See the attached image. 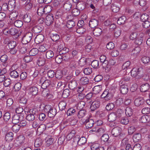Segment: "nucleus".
<instances>
[{
    "mask_svg": "<svg viewBox=\"0 0 150 150\" xmlns=\"http://www.w3.org/2000/svg\"><path fill=\"white\" fill-rule=\"evenodd\" d=\"M52 9V7L50 5H47L45 7L39 6L37 11L38 14L40 16H44L50 13Z\"/></svg>",
    "mask_w": 150,
    "mask_h": 150,
    "instance_id": "f257e3e1",
    "label": "nucleus"
},
{
    "mask_svg": "<svg viewBox=\"0 0 150 150\" xmlns=\"http://www.w3.org/2000/svg\"><path fill=\"white\" fill-rule=\"evenodd\" d=\"M38 111L35 109H31L26 116V120L29 121H33L35 117L38 115Z\"/></svg>",
    "mask_w": 150,
    "mask_h": 150,
    "instance_id": "f03ea898",
    "label": "nucleus"
},
{
    "mask_svg": "<svg viewBox=\"0 0 150 150\" xmlns=\"http://www.w3.org/2000/svg\"><path fill=\"white\" fill-rule=\"evenodd\" d=\"M44 110L48 112V116L50 118L54 117L57 113L56 109L49 105L45 106Z\"/></svg>",
    "mask_w": 150,
    "mask_h": 150,
    "instance_id": "7ed1b4c3",
    "label": "nucleus"
},
{
    "mask_svg": "<svg viewBox=\"0 0 150 150\" xmlns=\"http://www.w3.org/2000/svg\"><path fill=\"white\" fill-rule=\"evenodd\" d=\"M131 62L129 61H127L124 63L122 66V70L120 71V74L127 75L130 71L129 70Z\"/></svg>",
    "mask_w": 150,
    "mask_h": 150,
    "instance_id": "20e7f679",
    "label": "nucleus"
},
{
    "mask_svg": "<svg viewBox=\"0 0 150 150\" xmlns=\"http://www.w3.org/2000/svg\"><path fill=\"white\" fill-rule=\"evenodd\" d=\"M33 35V34L31 32H28L25 33L22 38V43L24 44H26L29 43L32 39Z\"/></svg>",
    "mask_w": 150,
    "mask_h": 150,
    "instance_id": "39448f33",
    "label": "nucleus"
},
{
    "mask_svg": "<svg viewBox=\"0 0 150 150\" xmlns=\"http://www.w3.org/2000/svg\"><path fill=\"white\" fill-rule=\"evenodd\" d=\"M122 129L117 127L113 128L111 131L112 134L115 137H118L119 139H122L123 134L121 133Z\"/></svg>",
    "mask_w": 150,
    "mask_h": 150,
    "instance_id": "423d86ee",
    "label": "nucleus"
},
{
    "mask_svg": "<svg viewBox=\"0 0 150 150\" xmlns=\"http://www.w3.org/2000/svg\"><path fill=\"white\" fill-rule=\"evenodd\" d=\"M91 62V61L89 58L82 57L79 60V64L81 67H86L90 66Z\"/></svg>",
    "mask_w": 150,
    "mask_h": 150,
    "instance_id": "0eeeda50",
    "label": "nucleus"
},
{
    "mask_svg": "<svg viewBox=\"0 0 150 150\" xmlns=\"http://www.w3.org/2000/svg\"><path fill=\"white\" fill-rule=\"evenodd\" d=\"M139 121L142 123H147V125L150 126V116L144 115L140 118Z\"/></svg>",
    "mask_w": 150,
    "mask_h": 150,
    "instance_id": "6e6552de",
    "label": "nucleus"
},
{
    "mask_svg": "<svg viewBox=\"0 0 150 150\" xmlns=\"http://www.w3.org/2000/svg\"><path fill=\"white\" fill-rule=\"evenodd\" d=\"M54 20V18L52 14H50L47 15L46 17L45 21L46 25L48 26H50Z\"/></svg>",
    "mask_w": 150,
    "mask_h": 150,
    "instance_id": "1a4fd4ad",
    "label": "nucleus"
},
{
    "mask_svg": "<svg viewBox=\"0 0 150 150\" xmlns=\"http://www.w3.org/2000/svg\"><path fill=\"white\" fill-rule=\"evenodd\" d=\"M99 24V21L98 18H92L90 21L89 25L90 27L93 28L98 26Z\"/></svg>",
    "mask_w": 150,
    "mask_h": 150,
    "instance_id": "9d476101",
    "label": "nucleus"
},
{
    "mask_svg": "<svg viewBox=\"0 0 150 150\" xmlns=\"http://www.w3.org/2000/svg\"><path fill=\"white\" fill-rule=\"evenodd\" d=\"M85 123L86 128L88 129L93 127L94 124V122L93 120L88 118L85 121Z\"/></svg>",
    "mask_w": 150,
    "mask_h": 150,
    "instance_id": "9b49d317",
    "label": "nucleus"
},
{
    "mask_svg": "<svg viewBox=\"0 0 150 150\" xmlns=\"http://www.w3.org/2000/svg\"><path fill=\"white\" fill-rule=\"evenodd\" d=\"M144 103V100L143 98L140 97L136 98L134 101V103L136 106H139L142 105Z\"/></svg>",
    "mask_w": 150,
    "mask_h": 150,
    "instance_id": "f8f14e48",
    "label": "nucleus"
},
{
    "mask_svg": "<svg viewBox=\"0 0 150 150\" xmlns=\"http://www.w3.org/2000/svg\"><path fill=\"white\" fill-rule=\"evenodd\" d=\"M100 106V102L98 101H93L91 106V110L94 111L98 108Z\"/></svg>",
    "mask_w": 150,
    "mask_h": 150,
    "instance_id": "ddd939ff",
    "label": "nucleus"
},
{
    "mask_svg": "<svg viewBox=\"0 0 150 150\" xmlns=\"http://www.w3.org/2000/svg\"><path fill=\"white\" fill-rule=\"evenodd\" d=\"M44 39V36L42 34H39L36 36L35 39V42L37 44H39L42 42Z\"/></svg>",
    "mask_w": 150,
    "mask_h": 150,
    "instance_id": "4468645a",
    "label": "nucleus"
},
{
    "mask_svg": "<svg viewBox=\"0 0 150 150\" xmlns=\"http://www.w3.org/2000/svg\"><path fill=\"white\" fill-rule=\"evenodd\" d=\"M42 94L43 96L48 99L52 98L53 95L50 91L45 90L42 91Z\"/></svg>",
    "mask_w": 150,
    "mask_h": 150,
    "instance_id": "2eb2a0df",
    "label": "nucleus"
},
{
    "mask_svg": "<svg viewBox=\"0 0 150 150\" xmlns=\"http://www.w3.org/2000/svg\"><path fill=\"white\" fill-rule=\"evenodd\" d=\"M13 138V134L12 132H10L7 133L5 136V140L6 142H11Z\"/></svg>",
    "mask_w": 150,
    "mask_h": 150,
    "instance_id": "dca6fc26",
    "label": "nucleus"
},
{
    "mask_svg": "<svg viewBox=\"0 0 150 150\" xmlns=\"http://www.w3.org/2000/svg\"><path fill=\"white\" fill-rule=\"evenodd\" d=\"M91 149L92 150H104V147L100 146L98 143L93 144L91 146Z\"/></svg>",
    "mask_w": 150,
    "mask_h": 150,
    "instance_id": "f3484780",
    "label": "nucleus"
},
{
    "mask_svg": "<svg viewBox=\"0 0 150 150\" xmlns=\"http://www.w3.org/2000/svg\"><path fill=\"white\" fill-rule=\"evenodd\" d=\"M142 69L141 68H134L132 70H130V71L128 73V74L130 73L131 75H137L140 74V72Z\"/></svg>",
    "mask_w": 150,
    "mask_h": 150,
    "instance_id": "a211bd4d",
    "label": "nucleus"
},
{
    "mask_svg": "<svg viewBox=\"0 0 150 150\" xmlns=\"http://www.w3.org/2000/svg\"><path fill=\"white\" fill-rule=\"evenodd\" d=\"M29 94L32 95H35L38 93V90L37 87L33 86L28 89Z\"/></svg>",
    "mask_w": 150,
    "mask_h": 150,
    "instance_id": "6ab92c4d",
    "label": "nucleus"
},
{
    "mask_svg": "<svg viewBox=\"0 0 150 150\" xmlns=\"http://www.w3.org/2000/svg\"><path fill=\"white\" fill-rule=\"evenodd\" d=\"M132 139L135 142H139L142 139L141 134L140 133H136L134 134L132 137Z\"/></svg>",
    "mask_w": 150,
    "mask_h": 150,
    "instance_id": "aec40b11",
    "label": "nucleus"
},
{
    "mask_svg": "<svg viewBox=\"0 0 150 150\" xmlns=\"http://www.w3.org/2000/svg\"><path fill=\"white\" fill-rule=\"evenodd\" d=\"M65 13L64 12V11L62 9L58 10L56 13L55 18L56 19H59V18L64 17V15Z\"/></svg>",
    "mask_w": 150,
    "mask_h": 150,
    "instance_id": "412c9836",
    "label": "nucleus"
},
{
    "mask_svg": "<svg viewBox=\"0 0 150 150\" xmlns=\"http://www.w3.org/2000/svg\"><path fill=\"white\" fill-rule=\"evenodd\" d=\"M23 21L27 23L30 22L31 21V17L29 13H27L24 14L23 17Z\"/></svg>",
    "mask_w": 150,
    "mask_h": 150,
    "instance_id": "4be33fe9",
    "label": "nucleus"
},
{
    "mask_svg": "<svg viewBox=\"0 0 150 150\" xmlns=\"http://www.w3.org/2000/svg\"><path fill=\"white\" fill-rule=\"evenodd\" d=\"M86 3L85 2L80 1L77 3L76 7L80 10H84L86 7Z\"/></svg>",
    "mask_w": 150,
    "mask_h": 150,
    "instance_id": "5701e85b",
    "label": "nucleus"
},
{
    "mask_svg": "<svg viewBox=\"0 0 150 150\" xmlns=\"http://www.w3.org/2000/svg\"><path fill=\"white\" fill-rule=\"evenodd\" d=\"M43 141L40 138H37L35 141L34 146L36 147H40L42 144Z\"/></svg>",
    "mask_w": 150,
    "mask_h": 150,
    "instance_id": "b1692460",
    "label": "nucleus"
},
{
    "mask_svg": "<svg viewBox=\"0 0 150 150\" xmlns=\"http://www.w3.org/2000/svg\"><path fill=\"white\" fill-rule=\"evenodd\" d=\"M86 114V111L85 109H80L78 111L77 116L79 118L84 117Z\"/></svg>",
    "mask_w": 150,
    "mask_h": 150,
    "instance_id": "393cba45",
    "label": "nucleus"
},
{
    "mask_svg": "<svg viewBox=\"0 0 150 150\" xmlns=\"http://www.w3.org/2000/svg\"><path fill=\"white\" fill-rule=\"evenodd\" d=\"M120 91L123 94H126L128 91V88L127 85L123 84L120 86Z\"/></svg>",
    "mask_w": 150,
    "mask_h": 150,
    "instance_id": "a878e982",
    "label": "nucleus"
},
{
    "mask_svg": "<svg viewBox=\"0 0 150 150\" xmlns=\"http://www.w3.org/2000/svg\"><path fill=\"white\" fill-rule=\"evenodd\" d=\"M102 32V30L99 28H96L93 30V34L96 36H100Z\"/></svg>",
    "mask_w": 150,
    "mask_h": 150,
    "instance_id": "bb28decb",
    "label": "nucleus"
},
{
    "mask_svg": "<svg viewBox=\"0 0 150 150\" xmlns=\"http://www.w3.org/2000/svg\"><path fill=\"white\" fill-rule=\"evenodd\" d=\"M42 30V28L39 25L34 26L32 29V31L34 33H40Z\"/></svg>",
    "mask_w": 150,
    "mask_h": 150,
    "instance_id": "cd10ccee",
    "label": "nucleus"
},
{
    "mask_svg": "<svg viewBox=\"0 0 150 150\" xmlns=\"http://www.w3.org/2000/svg\"><path fill=\"white\" fill-rule=\"evenodd\" d=\"M150 88V86L148 83L143 84L140 87V91L142 92H145L148 90Z\"/></svg>",
    "mask_w": 150,
    "mask_h": 150,
    "instance_id": "c85d7f7f",
    "label": "nucleus"
},
{
    "mask_svg": "<svg viewBox=\"0 0 150 150\" xmlns=\"http://www.w3.org/2000/svg\"><path fill=\"white\" fill-rule=\"evenodd\" d=\"M18 16V12L13 11L10 14L9 18L11 20L14 21L17 19Z\"/></svg>",
    "mask_w": 150,
    "mask_h": 150,
    "instance_id": "c756f323",
    "label": "nucleus"
},
{
    "mask_svg": "<svg viewBox=\"0 0 150 150\" xmlns=\"http://www.w3.org/2000/svg\"><path fill=\"white\" fill-rule=\"evenodd\" d=\"M9 9L13 10L16 6L15 0H9L8 2Z\"/></svg>",
    "mask_w": 150,
    "mask_h": 150,
    "instance_id": "7c9ffc66",
    "label": "nucleus"
},
{
    "mask_svg": "<svg viewBox=\"0 0 150 150\" xmlns=\"http://www.w3.org/2000/svg\"><path fill=\"white\" fill-rule=\"evenodd\" d=\"M21 118L19 115H15L12 117V122L14 124H17L19 122Z\"/></svg>",
    "mask_w": 150,
    "mask_h": 150,
    "instance_id": "2f4dec72",
    "label": "nucleus"
},
{
    "mask_svg": "<svg viewBox=\"0 0 150 150\" xmlns=\"http://www.w3.org/2000/svg\"><path fill=\"white\" fill-rule=\"evenodd\" d=\"M89 82L88 78L86 77H83L81 78L80 80V83L82 85L88 84Z\"/></svg>",
    "mask_w": 150,
    "mask_h": 150,
    "instance_id": "473e14b6",
    "label": "nucleus"
},
{
    "mask_svg": "<svg viewBox=\"0 0 150 150\" xmlns=\"http://www.w3.org/2000/svg\"><path fill=\"white\" fill-rule=\"evenodd\" d=\"M117 117V114L114 112L110 114L108 116V120L110 122H113L115 120Z\"/></svg>",
    "mask_w": 150,
    "mask_h": 150,
    "instance_id": "72a5a7b5",
    "label": "nucleus"
},
{
    "mask_svg": "<svg viewBox=\"0 0 150 150\" xmlns=\"http://www.w3.org/2000/svg\"><path fill=\"white\" fill-rule=\"evenodd\" d=\"M126 20L127 18L126 16H122L118 18L117 23L118 24H123L125 23Z\"/></svg>",
    "mask_w": 150,
    "mask_h": 150,
    "instance_id": "f704fd0d",
    "label": "nucleus"
},
{
    "mask_svg": "<svg viewBox=\"0 0 150 150\" xmlns=\"http://www.w3.org/2000/svg\"><path fill=\"white\" fill-rule=\"evenodd\" d=\"M77 86V83L75 80L72 81L69 83L68 85L69 88L71 90L75 89Z\"/></svg>",
    "mask_w": 150,
    "mask_h": 150,
    "instance_id": "c9c22d12",
    "label": "nucleus"
},
{
    "mask_svg": "<svg viewBox=\"0 0 150 150\" xmlns=\"http://www.w3.org/2000/svg\"><path fill=\"white\" fill-rule=\"evenodd\" d=\"M45 59L42 57H40L37 60V64L39 66H43L45 64Z\"/></svg>",
    "mask_w": 150,
    "mask_h": 150,
    "instance_id": "e433bc0d",
    "label": "nucleus"
},
{
    "mask_svg": "<svg viewBox=\"0 0 150 150\" xmlns=\"http://www.w3.org/2000/svg\"><path fill=\"white\" fill-rule=\"evenodd\" d=\"M93 90L95 94H98L102 90V86L100 85L95 86L93 88Z\"/></svg>",
    "mask_w": 150,
    "mask_h": 150,
    "instance_id": "4c0bfd02",
    "label": "nucleus"
},
{
    "mask_svg": "<svg viewBox=\"0 0 150 150\" xmlns=\"http://www.w3.org/2000/svg\"><path fill=\"white\" fill-rule=\"evenodd\" d=\"M8 59V57L6 54H4L1 56L0 57L1 61L4 63L3 65L4 66H6L7 65V61Z\"/></svg>",
    "mask_w": 150,
    "mask_h": 150,
    "instance_id": "58836bf2",
    "label": "nucleus"
},
{
    "mask_svg": "<svg viewBox=\"0 0 150 150\" xmlns=\"http://www.w3.org/2000/svg\"><path fill=\"white\" fill-rule=\"evenodd\" d=\"M67 104L66 102L62 101L60 102L59 104V110L61 111L65 110L66 108Z\"/></svg>",
    "mask_w": 150,
    "mask_h": 150,
    "instance_id": "ea45409f",
    "label": "nucleus"
},
{
    "mask_svg": "<svg viewBox=\"0 0 150 150\" xmlns=\"http://www.w3.org/2000/svg\"><path fill=\"white\" fill-rule=\"evenodd\" d=\"M9 34L12 35H16L18 37L19 36L18 30L15 28L10 29Z\"/></svg>",
    "mask_w": 150,
    "mask_h": 150,
    "instance_id": "a19ab883",
    "label": "nucleus"
},
{
    "mask_svg": "<svg viewBox=\"0 0 150 150\" xmlns=\"http://www.w3.org/2000/svg\"><path fill=\"white\" fill-rule=\"evenodd\" d=\"M75 25V22L72 20L68 21L66 24L67 27L69 28H71Z\"/></svg>",
    "mask_w": 150,
    "mask_h": 150,
    "instance_id": "79ce46f5",
    "label": "nucleus"
},
{
    "mask_svg": "<svg viewBox=\"0 0 150 150\" xmlns=\"http://www.w3.org/2000/svg\"><path fill=\"white\" fill-rule=\"evenodd\" d=\"M46 129V125L44 124L40 125L37 129V132L42 133Z\"/></svg>",
    "mask_w": 150,
    "mask_h": 150,
    "instance_id": "37998d69",
    "label": "nucleus"
},
{
    "mask_svg": "<svg viewBox=\"0 0 150 150\" xmlns=\"http://www.w3.org/2000/svg\"><path fill=\"white\" fill-rule=\"evenodd\" d=\"M16 43L15 41H11L8 43V45L7 46L8 49H12L16 47Z\"/></svg>",
    "mask_w": 150,
    "mask_h": 150,
    "instance_id": "c03bdc74",
    "label": "nucleus"
},
{
    "mask_svg": "<svg viewBox=\"0 0 150 150\" xmlns=\"http://www.w3.org/2000/svg\"><path fill=\"white\" fill-rule=\"evenodd\" d=\"M11 118V114L8 112H6L4 115L3 119L5 123H7Z\"/></svg>",
    "mask_w": 150,
    "mask_h": 150,
    "instance_id": "a18cd8bd",
    "label": "nucleus"
},
{
    "mask_svg": "<svg viewBox=\"0 0 150 150\" xmlns=\"http://www.w3.org/2000/svg\"><path fill=\"white\" fill-rule=\"evenodd\" d=\"M133 110L130 108L127 107L125 109V113L128 117H130L133 114Z\"/></svg>",
    "mask_w": 150,
    "mask_h": 150,
    "instance_id": "49530a36",
    "label": "nucleus"
},
{
    "mask_svg": "<svg viewBox=\"0 0 150 150\" xmlns=\"http://www.w3.org/2000/svg\"><path fill=\"white\" fill-rule=\"evenodd\" d=\"M111 90H108L107 93L106 97L105 98V100L108 101L111 99L113 97V94Z\"/></svg>",
    "mask_w": 150,
    "mask_h": 150,
    "instance_id": "de8ad7c7",
    "label": "nucleus"
},
{
    "mask_svg": "<svg viewBox=\"0 0 150 150\" xmlns=\"http://www.w3.org/2000/svg\"><path fill=\"white\" fill-rule=\"evenodd\" d=\"M50 79L45 80L42 83L41 88L43 89H46L50 85Z\"/></svg>",
    "mask_w": 150,
    "mask_h": 150,
    "instance_id": "09e8293b",
    "label": "nucleus"
},
{
    "mask_svg": "<svg viewBox=\"0 0 150 150\" xmlns=\"http://www.w3.org/2000/svg\"><path fill=\"white\" fill-rule=\"evenodd\" d=\"M39 50L36 48H34L32 49L29 52L30 55L31 56H35L38 53Z\"/></svg>",
    "mask_w": 150,
    "mask_h": 150,
    "instance_id": "8fccbe9b",
    "label": "nucleus"
},
{
    "mask_svg": "<svg viewBox=\"0 0 150 150\" xmlns=\"http://www.w3.org/2000/svg\"><path fill=\"white\" fill-rule=\"evenodd\" d=\"M91 64L92 67L94 69H97L99 66V61L97 60H93L91 62Z\"/></svg>",
    "mask_w": 150,
    "mask_h": 150,
    "instance_id": "3c124183",
    "label": "nucleus"
},
{
    "mask_svg": "<svg viewBox=\"0 0 150 150\" xmlns=\"http://www.w3.org/2000/svg\"><path fill=\"white\" fill-rule=\"evenodd\" d=\"M141 49L139 47H135L131 52V55L136 56L140 51Z\"/></svg>",
    "mask_w": 150,
    "mask_h": 150,
    "instance_id": "603ef678",
    "label": "nucleus"
},
{
    "mask_svg": "<svg viewBox=\"0 0 150 150\" xmlns=\"http://www.w3.org/2000/svg\"><path fill=\"white\" fill-rule=\"evenodd\" d=\"M14 24L16 27L20 28L23 25V22L22 21L18 20H16L14 22Z\"/></svg>",
    "mask_w": 150,
    "mask_h": 150,
    "instance_id": "864d4df0",
    "label": "nucleus"
},
{
    "mask_svg": "<svg viewBox=\"0 0 150 150\" xmlns=\"http://www.w3.org/2000/svg\"><path fill=\"white\" fill-rule=\"evenodd\" d=\"M86 141V139L85 137H82L79 138L78 145L79 146L83 145L85 144Z\"/></svg>",
    "mask_w": 150,
    "mask_h": 150,
    "instance_id": "5fc2aeb1",
    "label": "nucleus"
},
{
    "mask_svg": "<svg viewBox=\"0 0 150 150\" xmlns=\"http://www.w3.org/2000/svg\"><path fill=\"white\" fill-rule=\"evenodd\" d=\"M51 38L52 41L56 42L58 41L60 38V37L57 34H52L50 36Z\"/></svg>",
    "mask_w": 150,
    "mask_h": 150,
    "instance_id": "6e6d98bb",
    "label": "nucleus"
},
{
    "mask_svg": "<svg viewBox=\"0 0 150 150\" xmlns=\"http://www.w3.org/2000/svg\"><path fill=\"white\" fill-rule=\"evenodd\" d=\"M21 127L20 125L17 124L14 125L12 127V130L13 131L17 132L19 130Z\"/></svg>",
    "mask_w": 150,
    "mask_h": 150,
    "instance_id": "4d7b16f0",
    "label": "nucleus"
},
{
    "mask_svg": "<svg viewBox=\"0 0 150 150\" xmlns=\"http://www.w3.org/2000/svg\"><path fill=\"white\" fill-rule=\"evenodd\" d=\"M72 7V4L71 3H66L64 4L63 5L64 8L67 11H69Z\"/></svg>",
    "mask_w": 150,
    "mask_h": 150,
    "instance_id": "13d9d810",
    "label": "nucleus"
},
{
    "mask_svg": "<svg viewBox=\"0 0 150 150\" xmlns=\"http://www.w3.org/2000/svg\"><path fill=\"white\" fill-rule=\"evenodd\" d=\"M41 72L42 73L44 74H45L47 73V75H56L57 71L55 73L54 71L53 70H50L47 72L45 71H43L42 70H40V73L41 74Z\"/></svg>",
    "mask_w": 150,
    "mask_h": 150,
    "instance_id": "bf43d9fd",
    "label": "nucleus"
},
{
    "mask_svg": "<svg viewBox=\"0 0 150 150\" xmlns=\"http://www.w3.org/2000/svg\"><path fill=\"white\" fill-rule=\"evenodd\" d=\"M78 8H76L73 9L72 11V14L73 16H76L79 15L80 11Z\"/></svg>",
    "mask_w": 150,
    "mask_h": 150,
    "instance_id": "052dcab7",
    "label": "nucleus"
},
{
    "mask_svg": "<svg viewBox=\"0 0 150 150\" xmlns=\"http://www.w3.org/2000/svg\"><path fill=\"white\" fill-rule=\"evenodd\" d=\"M70 94V91L69 89H65L62 94V97L64 98H66L68 97Z\"/></svg>",
    "mask_w": 150,
    "mask_h": 150,
    "instance_id": "680f3d73",
    "label": "nucleus"
},
{
    "mask_svg": "<svg viewBox=\"0 0 150 150\" xmlns=\"http://www.w3.org/2000/svg\"><path fill=\"white\" fill-rule=\"evenodd\" d=\"M121 29L120 28H117L115 30V36L117 38L120 36L121 34Z\"/></svg>",
    "mask_w": 150,
    "mask_h": 150,
    "instance_id": "e2e57ef3",
    "label": "nucleus"
},
{
    "mask_svg": "<svg viewBox=\"0 0 150 150\" xmlns=\"http://www.w3.org/2000/svg\"><path fill=\"white\" fill-rule=\"evenodd\" d=\"M111 9L112 11L114 13H117L120 10V8L119 7L114 4H111Z\"/></svg>",
    "mask_w": 150,
    "mask_h": 150,
    "instance_id": "0e129e2a",
    "label": "nucleus"
},
{
    "mask_svg": "<svg viewBox=\"0 0 150 150\" xmlns=\"http://www.w3.org/2000/svg\"><path fill=\"white\" fill-rule=\"evenodd\" d=\"M55 61L58 64L60 63L62 61H63L62 55L59 54L57 55L55 58Z\"/></svg>",
    "mask_w": 150,
    "mask_h": 150,
    "instance_id": "69168bd1",
    "label": "nucleus"
},
{
    "mask_svg": "<svg viewBox=\"0 0 150 150\" xmlns=\"http://www.w3.org/2000/svg\"><path fill=\"white\" fill-rule=\"evenodd\" d=\"M54 56V53L52 51H47L46 54V58L48 59H50L53 57Z\"/></svg>",
    "mask_w": 150,
    "mask_h": 150,
    "instance_id": "338daca9",
    "label": "nucleus"
},
{
    "mask_svg": "<svg viewBox=\"0 0 150 150\" xmlns=\"http://www.w3.org/2000/svg\"><path fill=\"white\" fill-rule=\"evenodd\" d=\"M149 16L148 14L144 13L143 14L141 15L140 19L141 21L144 22L148 20Z\"/></svg>",
    "mask_w": 150,
    "mask_h": 150,
    "instance_id": "774afa93",
    "label": "nucleus"
}]
</instances>
